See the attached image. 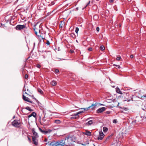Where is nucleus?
Here are the masks:
<instances>
[{
  "instance_id": "16",
  "label": "nucleus",
  "mask_w": 146,
  "mask_h": 146,
  "mask_svg": "<svg viewBox=\"0 0 146 146\" xmlns=\"http://www.w3.org/2000/svg\"><path fill=\"white\" fill-rule=\"evenodd\" d=\"M32 116H33L34 117H36V113L35 112H33L30 115H29L28 116V117L29 118Z\"/></svg>"
},
{
  "instance_id": "9",
  "label": "nucleus",
  "mask_w": 146,
  "mask_h": 146,
  "mask_svg": "<svg viewBox=\"0 0 146 146\" xmlns=\"http://www.w3.org/2000/svg\"><path fill=\"white\" fill-rule=\"evenodd\" d=\"M106 110V108L104 107H103L98 109L96 111V112L97 113H101L104 111Z\"/></svg>"
},
{
  "instance_id": "15",
  "label": "nucleus",
  "mask_w": 146,
  "mask_h": 146,
  "mask_svg": "<svg viewBox=\"0 0 146 146\" xmlns=\"http://www.w3.org/2000/svg\"><path fill=\"white\" fill-rule=\"evenodd\" d=\"M36 138L35 137H32V141L33 142V143L35 145H37L38 144L37 141L36 139Z\"/></svg>"
},
{
  "instance_id": "8",
  "label": "nucleus",
  "mask_w": 146,
  "mask_h": 146,
  "mask_svg": "<svg viewBox=\"0 0 146 146\" xmlns=\"http://www.w3.org/2000/svg\"><path fill=\"white\" fill-rule=\"evenodd\" d=\"M104 134L102 131H100L99 135L98 137V140H102L104 138Z\"/></svg>"
},
{
  "instance_id": "12",
  "label": "nucleus",
  "mask_w": 146,
  "mask_h": 146,
  "mask_svg": "<svg viewBox=\"0 0 146 146\" xmlns=\"http://www.w3.org/2000/svg\"><path fill=\"white\" fill-rule=\"evenodd\" d=\"M23 98L24 100L29 102L32 103V102L30 100V99L28 98L25 96L23 94Z\"/></svg>"
},
{
  "instance_id": "11",
  "label": "nucleus",
  "mask_w": 146,
  "mask_h": 146,
  "mask_svg": "<svg viewBox=\"0 0 146 146\" xmlns=\"http://www.w3.org/2000/svg\"><path fill=\"white\" fill-rule=\"evenodd\" d=\"M32 131L33 133V136L32 137H35V138H37L38 137V135L37 133L35 131V129L33 128L32 129Z\"/></svg>"
},
{
  "instance_id": "19",
  "label": "nucleus",
  "mask_w": 146,
  "mask_h": 146,
  "mask_svg": "<svg viewBox=\"0 0 146 146\" xmlns=\"http://www.w3.org/2000/svg\"><path fill=\"white\" fill-rule=\"evenodd\" d=\"M26 84H25L24 86V88L23 89V94H27V95H28V94L27 93V92H25L26 91Z\"/></svg>"
},
{
  "instance_id": "41",
  "label": "nucleus",
  "mask_w": 146,
  "mask_h": 146,
  "mask_svg": "<svg viewBox=\"0 0 146 146\" xmlns=\"http://www.w3.org/2000/svg\"><path fill=\"white\" fill-rule=\"evenodd\" d=\"M133 54H131V55H130V57L131 58H133Z\"/></svg>"
},
{
  "instance_id": "50",
  "label": "nucleus",
  "mask_w": 146,
  "mask_h": 146,
  "mask_svg": "<svg viewBox=\"0 0 146 146\" xmlns=\"http://www.w3.org/2000/svg\"><path fill=\"white\" fill-rule=\"evenodd\" d=\"M122 96H119L118 97V98H121V97H122Z\"/></svg>"
},
{
  "instance_id": "42",
  "label": "nucleus",
  "mask_w": 146,
  "mask_h": 146,
  "mask_svg": "<svg viewBox=\"0 0 146 146\" xmlns=\"http://www.w3.org/2000/svg\"><path fill=\"white\" fill-rule=\"evenodd\" d=\"M90 3V1H89L88 3H87V5H86V6L85 7H86Z\"/></svg>"
},
{
  "instance_id": "17",
  "label": "nucleus",
  "mask_w": 146,
  "mask_h": 146,
  "mask_svg": "<svg viewBox=\"0 0 146 146\" xmlns=\"http://www.w3.org/2000/svg\"><path fill=\"white\" fill-rule=\"evenodd\" d=\"M93 123V120H90L88 121L86 123V125L88 126H89L92 124Z\"/></svg>"
},
{
  "instance_id": "3",
  "label": "nucleus",
  "mask_w": 146,
  "mask_h": 146,
  "mask_svg": "<svg viewBox=\"0 0 146 146\" xmlns=\"http://www.w3.org/2000/svg\"><path fill=\"white\" fill-rule=\"evenodd\" d=\"M12 125L15 127H19L21 125V123L19 120H15L13 121L12 122Z\"/></svg>"
},
{
  "instance_id": "51",
  "label": "nucleus",
  "mask_w": 146,
  "mask_h": 146,
  "mask_svg": "<svg viewBox=\"0 0 146 146\" xmlns=\"http://www.w3.org/2000/svg\"><path fill=\"white\" fill-rule=\"evenodd\" d=\"M29 91L28 89H27V91Z\"/></svg>"
},
{
  "instance_id": "18",
  "label": "nucleus",
  "mask_w": 146,
  "mask_h": 146,
  "mask_svg": "<svg viewBox=\"0 0 146 146\" xmlns=\"http://www.w3.org/2000/svg\"><path fill=\"white\" fill-rule=\"evenodd\" d=\"M116 91L117 92V93L118 94H122V92L121 91L120 89L117 87L116 88Z\"/></svg>"
},
{
  "instance_id": "34",
  "label": "nucleus",
  "mask_w": 146,
  "mask_h": 146,
  "mask_svg": "<svg viewBox=\"0 0 146 146\" xmlns=\"http://www.w3.org/2000/svg\"><path fill=\"white\" fill-rule=\"evenodd\" d=\"M79 28L78 27L76 28L75 32L76 33H78V32L79 31Z\"/></svg>"
},
{
  "instance_id": "37",
  "label": "nucleus",
  "mask_w": 146,
  "mask_h": 146,
  "mask_svg": "<svg viewBox=\"0 0 146 146\" xmlns=\"http://www.w3.org/2000/svg\"><path fill=\"white\" fill-rule=\"evenodd\" d=\"M92 50V48L91 47H90L88 48V50L89 51H91Z\"/></svg>"
},
{
  "instance_id": "20",
  "label": "nucleus",
  "mask_w": 146,
  "mask_h": 146,
  "mask_svg": "<svg viewBox=\"0 0 146 146\" xmlns=\"http://www.w3.org/2000/svg\"><path fill=\"white\" fill-rule=\"evenodd\" d=\"M54 122L57 124H59L61 123V121L58 119L55 120Z\"/></svg>"
},
{
  "instance_id": "53",
  "label": "nucleus",
  "mask_w": 146,
  "mask_h": 146,
  "mask_svg": "<svg viewBox=\"0 0 146 146\" xmlns=\"http://www.w3.org/2000/svg\"><path fill=\"white\" fill-rule=\"evenodd\" d=\"M96 16H94V17Z\"/></svg>"
},
{
  "instance_id": "35",
  "label": "nucleus",
  "mask_w": 146,
  "mask_h": 146,
  "mask_svg": "<svg viewBox=\"0 0 146 146\" xmlns=\"http://www.w3.org/2000/svg\"><path fill=\"white\" fill-rule=\"evenodd\" d=\"M117 121V120L116 119H115L113 120V122L114 123H116Z\"/></svg>"
},
{
  "instance_id": "40",
  "label": "nucleus",
  "mask_w": 146,
  "mask_h": 146,
  "mask_svg": "<svg viewBox=\"0 0 146 146\" xmlns=\"http://www.w3.org/2000/svg\"><path fill=\"white\" fill-rule=\"evenodd\" d=\"M74 52V51L72 50H70V52L71 53H73Z\"/></svg>"
},
{
  "instance_id": "13",
  "label": "nucleus",
  "mask_w": 146,
  "mask_h": 146,
  "mask_svg": "<svg viewBox=\"0 0 146 146\" xmlns=\"http://www.w3.org/2000/svg\"><path fill=\"white\" fill-rule=\"evenodd\" d=\"M65 26V22L64 21H61L59 25V27L60 28L62 29L63 27H64Z\"/></svg>"
},
{
  "instance_id": "25",
  "label": "nucleus",
  "mask_w": 146,
  "mask_h": 146,
  "mask_svg": "<svg viewBox=\"0 0 146 146\" xmlns=\"http://www.w3.org/2000/svg\"><path fill=\"white\" fill-rule=\"evenodd\" d=\"M55 1H53L51 3H50L48 5V6H51L54 5L55 4Z\"/></svg>"
},
{
  "instance_id": "29",
  "label": "nucleus",
  "mask_w": 146,
  "mask_h": 146,
  "mask_svg": "<svg viewBox=\"0 0 146 146\" xmlns=\"http://www.w3.org/2000/svg\"><path fill=\"white\" fill-rule=\"evenodd\" d=\"M29 58V57H28V58H27V59H25V66H24V68L23 69V71L24 70V68L25 67V66H26V61Z\"/></svg>"
},
{
  "instance_id": "33",
  "label": "nucleus",
  "mask_w": 146,
  "mask_h": 146,
  "mask_svg": "<svg viewBox=\"0 0 146 146\" xmlns=\"http://www.w3.org/2000/svg\"><path fill=\"white\" fill-rule=\"evenodd\" d=\"M54 72L56 73H57L59 72V70L58 69H56L55 70Z\"/></svg>"
},
{
  "instance_id": "21",
  "label": "nucleus",
  "mask_w": 146,
  "mask_h": 146,
  "mask_svg": "<svg viewBox=\"0 0 146 146\" xmlns=\"http://www.w3.org/2000/svg\"><path fill=\"white\" fill-rule=\"evenodd\" d=\"M103 130L104 133H106L108 131V129L107 127H103Z\"/></svg>"
},
{
  "instance_id": "32",
  "label": "nucleus",
  "mask_w": 146,
  "mask_h": 146,
  "mask_svg": "<svg viewBox=\"0 0 146 146\" xmlns=\"http://www.w3.org/2000/svg\"><path fill=\"white\" fill-rule=\"evenodd\" d=\"M50 84L53 86H55L57 84V83H51Z\"/></svg>"
},
{
  "instance_id": "24",
  "label": "nucleus",
  "mask_w": 146,
  "mask_h": 146,
  "mask_svg": "<svg viewBox=\"0 0 146 146\" xmlns=\"http://www.w3.org/2000/svg\"><path fill=\"white\" fill-rule=\"evenodd\" d=\"M37 91L40 94H42L43 93V91L40 88H38L37 89Z\"/></svg>"
},
{
  "instance_id": "23",
  "label": "nucleus",
  "mask_w": 146,
  "mask_h": 146,
  "mask_svg": "<svg viewBox=\"0 0 146 146\" xmlns=\"http://www.w3.org/2000/svg\"><path fill=\"white\" fill-rule=\"evenodd\" d=\"M52 131V130H51L50 129H49L46 130V134L47 133H50Z\"/></svg>"
},
{
  "instance_id": "14",
  "label": "nucleus",
  "mask_w": 146,
  "mask_h": 146,
  "mask_svg": "<svg viewBox=\"0 0 146 146\" xmlns=\"http://www.w3.org/2000/svg\"><path fill=\"white\" fill-rule=\"evenodd\" d=\"M83 133L84 134L88 136H91L92 135L91 132L87 130H86L85 132H84Z\"/></svg>"
},
{
  "instance_id": "36",
  "label": "nucleus",
  "mask_w": 146,
  "mask_h": 146,
  "mask_svg": "<svg viewBox=\"0 0 146 146\" xmlns=\"http://www.w3.org/2000/svg\"><path fill=\"white\" fill-rule=\"evenodd\" d=\"M36 67L38 68H40L41 67V66L39 64H37L36 65Z\"/></svg>"
},
{
  "instance_id": "39",
  "label": "nucleus",
  "mask_w": 146,
  "mask_h": 146,
  "mask_svg": "<svg viewBox=\"0 0 146 146\" xmlns=\"http://www.w3.org/2000/svg\"><path fill=\"white\" fill-rule=\"evenodd\" d=\"M100 28L98 27L96 28V31H97L98 32L99 31Z\"/></svg>"
},
{
  "instance_id": "28",
  "label": "nucleus",
  "mask_w": 146,
  "mask_h": 146,
  "mask_svg": "<svg viewBox=\"0 0 146 146\" xmlns=\"http://www.w3.org/2000/svg\"><path fill=\"white\" fill-rule=\"evenodd\" d=\"M121 59H122L121 57L119 56L117 57L116 58V60L117 61H120Z\"/></svg>"
},
{
  "instance_id": "27",
  "label": "nucleus",
  "mask_w": 146,
  "mask_h": 146,
  "mask_svg": "<svg viewBox=\"0 0 146 146\" xmlns=\"http://www.w3.org/2000/svg\"><path fill=\"white\" fill-rule=\"evenodd\" d=\"M100 49L101 50H104L105 49V47L104 46L102 45L100 46Z\"/></svg>"
},
{
  "instance_id": "38",
  "label": "nucleus",
  "mask_w": 146,
  "mask_h": 146,
  "mask_svg": "<svg viewBox=\"0 0 146 146\" xmlns=\"http://www.w3.org/2000/svg\"><path fill=\"white\" fill-rule=\"evenodd\" d=\"M42 121L44 122H45L46 121V119H45L44 117L42 118Z\"/></svg>"
},
{
  "instance_id": "44",
  "label": "nucleus",
  "mask_w": 146,
  "mask_h": 146,
  "mask_svg": "<svg viewBox=\"0 0 146 146\" xmlns=\"http://www.w3.org/2000/svg\"><path fill=\"white\" fill-rule=\"evenodd\" d=\"M28 140L30 141H31V139L29 137H28Z\"/></svg>"
},
{
  "instance_id": "7",
  "label": "nucleus",
  "mask_w": 146,
  "mask_h": 146,
  "mask_svg": "<svg viewBox=\"0 0 146 146\" xmlns=\"http://www.w3.org/2000/svg\"><path fill=\"white\" fill-rule=\"evenodd\" d=\"M26 110H27L30 111H33L32 109H31L28 106H27L25 108H23L22 110V111L24 114H26V113H25Z\"/></svg>"
},
{
  "instance_id": "2",
  "label": "nucleus",
  "mask_w": 146,
  "mask_h": 146,
  "mask_svg": "<svg viewBox=\"0 0 146 146\" xmlns=\"http://www.w3.org/2000/svg\"><path fill=\"white\" fill-rule=\"evenodd\" d=\"M50 146H64V143L62 141H58L56 142H51L50 143Z\"/></svg>"
},
{
  "instance_id": "6",
  "label": "nucleus",
  "mask_w": 146,
  "mask_h": 146,
  "mask_svg": "<svg viewBox=\"0 0 146 146\" xmlns=\"http://www.w3.org/2000/svg\"><path fill=\"white\" fill-rule=\"evenodd\" d=\"M82 112L79 111L77 113H75L74 114H73L71 115V117L70 118L71 119H76L78 117V115L80 114Z\"/></svg>"
},
{
  "instance_id": "5",
  "label": "nucleus",
  "mask_w": 146,
  "mask_h": 146,
  "mask_svg": "<svg viewBox=\"0 0 146 146\" xmlns=\"http://www.w3.org/2000/svg\"><path fill=\"white\" fill-rule=\"evenodd\" d=\"M97 104H96V103L95 104H92L91 106H90L88 108H84V109L85 110H87L89 109H90L91 110H93L95 109L96 106H97Z\"/></svg>"
},
{
  "instance_id": "1",
  "label": "nucleus",
  "mask_w": 146,
  "mask_h": 146,
  "mask_svg": "<svg viewBox=\"0 0 146 146\" xmlns=\"http://www.w3.org/2000/svg\"><path fill=\"white\" fill-rule=\"evenodd\" d=\"M33 29L35 31V33L38 37L40 41L41 39L43 40L44 39V37H43L44 34L41 33L42 31L41 30L40 25L38 23L34 25Z\"/></svg>"
},
{
  "instance_id": "4",
  "label": "nucleus",
  "mask_w": 146,
  "mask_h": 146,
  "mask_svg": "<svg viewBox=\"0 0 146 146\" xmlns=\"http://www.w3.org/2000/svg\"><path fill=\"white\" fill-rule=\"evenodd\" d=\"M26 24L23 25H17L15 27V29L17 30H21L22 29H23L24 28H25Z\"/></svg>"
},
{
  "instance_id": "47",
  "label": "nucleus",
  "mask_w": 146,
  "mask_h": 146,
  "mask_svg": "<svg viewBox=\"0 0 146 146\" xmlns=\"http://www.w3.org/2000/svg\"><path fill=\"white\" fill-rule=\"evenodd\" d=\"M106 113H107L109 114L110 113V112L109 111H107L106 112Z\"/></svg>"
},
{
  "instance_id": "43",
  "label": "nucleus",
  "mask_w": 146,
  "mask_h": 146,
  "mask_svg": "<svg viewBox=\"0 0 146 146\" xmlns=\"http://www.w3.org/2000/svg\"><path fill=\"white\" fill-rule=\"evenodd\" d=\"M116 67H117L118 68H120V66L119 65H117Z\"/></svg>"
},
{
  "instance_id": "22",
  "label": "nucleus",
  "mask_w": 146,
  "mask_h": 146,
  "mask_svg": "<svg viewBox=\"0 0 146 146\" xmlns=\"http://www.w3.org/2000/svg\"><path fill=\"white\" fill-rule=\"evenodd\" d=\"M39 130L42 133L46 134V130H42L40 128H39Z\"/></svg>"
},
{
  "instance_id": "48",
  "label": "nucleus",
  "mask_w": 146,
  "mask_h": 146,
  "mask_svg": "<svg viewBox=\"0 0 146 146\" xmlns=\"http://www.w3.org/2000/svg\"><path fill=\"white\" fill-rule=\"evenodd\" d=\"M126 95L127 96H129V93H126Z\"/></svg>"
},
{
  "instance_id": "45",
  "label": "nucleus",
  "mask_w": 146,
  "mask_h": 146,
  "mask_svg": "<svg viewBox=\"0 0 146 146\" xmlns=\"http://www.w3.org/2000/svg\"><path fill=\"white\" fill-rule=\"evenodd\" d=\"M114 0H110L109 2L110 3H112L113 1Z\"/></svg>"
},
{
  "instance_id": "26",
  "label": "nucleus",
  "mask_w": 146,
  "mask_h": 146,
  "mask_svg": "<svg viewBox=\"0 0 146 146\" xmlns=\"http://www.w3.org/2000/svg\"><path fill=\"white\" fill-rule=\"evenodd\" d=\"M70 36L71 37L74 38L76 37V36L74 33H72L70 34Z\"/></svg>"
},
{
  "instance_id": "31",
  "label": "nucleus",
  "mask_w": 146,
  "mask_h": 146,
  "mask_svg": "<svg viewBox=\"0 0 146 146\" xmlns=\"http://www.w3.org/2000/svg\"><path fill=\"white\" fill-rule=\"evenodd\" d=\"M28 77V75L27 74H26L25 75L24 78L25 79H27Z\"/></svg>"
},
{
  "instance_id": "46",
  "label": "nucleus",
  "mask_w": 146,
  "mask_h": 146,
  "mask_svg": "<svg viewBox=\"0 0 146 146\" xmlns=\"http://www.w3.org/2000/svg\"><path fill=\"white\" fill-rule=\"evenodd\" d=\"M142 97H143L144 99H146V96H143Z\"/></svg>"
},
{
  "instance_id": "30",
  "label": "nucleus",
  "mask_w": 146,
  "mask_h": 146,
  "mask_svg": "<svg viewBox=\"0 0 146 146\" xmlns=\"http://www.w3.org/2000/svg\"><path fill=\"white\" fill-rule=\"evenodd\" d=\"M45 44H46L48 46V45H50V43L49 41L47 40L46 42L45 43Z\"/></svg>"
},
{
  "instance_id": "10",
  "label": "nucleus",
  "mask_w": 146,
  "mask_h": 146,
  "mask_svg": "<svg viewBox=\"0 0 146 146\" xmlns=\"http://www.w3.org/2000/svg\"><path fill=\"white\" fill-rule=\"evenodd\" d=\"M29 27H26V26H25V28H24L23 29V32L25 33V34L26 35H28L29 33Z\"/></svg>"
},
{
  "instance_id": "49",
  "label": "nucleus",
  "mask_w": 146,
  "mask_h": 146,
  "mask_svg": "<svg viewBox=\"0 0 146 146\" xmlns=\"http://www.w3.org/2000/svg\"><path fill=\"white\" fill-rule=\"evenodd\" d=\"M117 65H116V64H114L113 65V66H117Z\"/></svg>"
},
{
  "instance_id": "52",
  "label": "nucleus",
  "mask_w": 146,
  "mask_h": 146,
  "mask_svg": "<svg viewBox=\"0 0 146 146\" xmlns=\"http://www.w3.org/2000/svg\"><path fill=\"white\" fill-rule=\"evenodd\" d=\"M52 82H54V81H52Z\"/></svg>"
}]
</instances>
